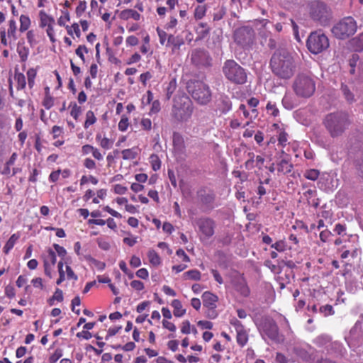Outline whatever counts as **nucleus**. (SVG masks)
<instances>
[{"instance_id":"obj_1","label":"nucleus","mask_w":363,"mask_h":363,"mask_svg":"<svg viewBox=\"0 0 363 363\" xmlns=\"http://www.w3.org/2000/svg\"><path fill=\"white\" fill-rule=\"evenodd\" d=\"M270 65L273 72L281 78L288 79L294 74V59L291 55L286 50H277L273 55Z\"/></svg>"},{"instance_id":"obj_2","label":"nucleus","mask_w":363,"mask_h":363,"mask_svg":"<svg viewBox=\"0 0 363 363\" xmlns=\"http://www.w3.org/2000/svg\"><path fill=\"white\" fill-rule=\"evenodd\" d=\"M193 106L189 97L184 92H180L174 99L173 117L177 121L185 122L191 118Z\"/></svg>"},{"instance_id":"obj_3","label":"nucleus","mask_w":363,"mask_h":363,"mask_svg":"<svg viewBox=\"0 0 363 363\" xmlns=\"http://www.w3.org/2000/svg\"><path fill=\"white\" fill-rule=\"evenodd\" d=\"M324 124L332 137L340 135L350 124L348 116L344 112L332 113L327 115Z\"/></svg>"},{"instance_id":"obj_4","label":"nucleus","mask_w":363,"mask_h":363,"mask_svg":"<svg viewBox=\"0 0 363 363\" xmlns=\"http://www.w3.org/2000/svg\"><path fill=\"white\" fill-rule=\"evenodd\" d=\"M257 325L263 339L266 340L267 337L275 342L283 341V337L279 333L278 326L272 318L264 317Z\"/></svg>"},{"instance_id":"obj_5","label":"nucleus","mask_w":363,"mask_h":363,"mask_svg":"<svg viewBox=\"0 0 363 363\" xmlns=\"http://www.w3.org/2000/svg\"><path fill=\"white\" fill-rule=\"evenodd\" d=\"M225 76L230 81L236 84H244L247 80V74L243 69L234 60H227L223 68Z\"/></svg>"},{"instance_id":"obj_6","label":"nucleus","mask_w":363,"mask_h":363,"mask_svg":"<svg viewBox=\"0 0 363 363\" xmlns=\"http://www.w3.org/2000/svg\"><path fill=\"white\" fill-rule=\"evenodd\" d=\"M357 28V23L354 18L346 17L333 26L332 32L337 38L344 39L354 34Z\"/></svg>"},{"instance_id":"obj_7","label":"nucleus","mask_w":363,"mask_h":363,"mask_svg":"<svg viewBox=\"0 0 363 363\" xmlns=\"http://www.w3.org/2000/svg\"><path fill=\"white\" fill-rule=\"evenodd\" d=\"M307 47L311 52L318 54L329 47L328 37L320 31L313 32L307 40Z\"/></svg>"},{"instance_id":"obj_8","label":"nucleus","mask_w":363,"mask_h":363,"mask_svg":"<svg viewBox=\"0 0 363 363\" xmlns=\"http://www.w3.org/2000/svg\"><path fill=\"white\" fill-rule=\"evenodd\" d=\"M310 14L312 18L325 24L330 18V12L325 4L320 1H313L310 4Z\"/></svg>"},{"instance_id":"obj_9","label":"nucleus","mask_w":363,"mask_h":363,"mask_svg":"<svg viewBox=\"0 0 363 363\" xmlns=\"http://www.w3.org/2000/svg\"><path fill=\"white\" fill-rule=\"evenodd\" d=\"M196 223L199 228V234L201 240L209 239L213 235L216 223L213 219L203 217L199 218Z\"/></svg>"},{"instance_id":"obj_10","label":"nucleus","mask_w":363,"mask_h":363,"mask_svg":"<svg viewBox=\"0 0 363 363\" xmlns=\"http://www.w3.org/2000/svg\"><path fill=\"white\" fill-rule=\"evenodd\" d=\"M203 307L206 308V315L211 319L216 318L218 313L216 311L218 298L210 291H205L202 294Z\"/></svg>"},{"instance_id":"obj_11","label":"nucleus","mask_w":363,"mask_h":363,"mask_svg":"<svg viewBox=\"0 0 363 363\" xmlns=\"http://www.w3.org/2000/svg\"><path fill=\"white\" fill-rule=\"evenodd\" d=\"M311 96V92H286L282 99V104L286 108L292 109L305 99Z\"/></svg>"},{"instance_id":"obj_12","label":"nucleus","mask_w":363,"mask_h":363,"mask_svg":"<svg viewBox=\"0 0 363 363\" xmlns=\"http://www.w3.org/2000/svg\"><path fill=\"white\" fill-rule=\"evenodd\" d=\"M253 38L254 32L248 27L239 28L234 33L235 41L242 46L250 45L252 42Z\"/></svg>"},{"instance_id":"obj_13","label":"nucleus","mask_w":363,"mask_h":363,"mask_svg":"<svg viewBox=\"0 0 363 363\" xmlns=\"http://www.w3.org/2000/svg\"><path fill=\"white\" fill-rule=\"evenodd\" d=\"M294 91H315L314 79L306 74L298 75L294 84Z\"/></svg>"},{"instance_id":"obj_14","label":"nucleus","mask_w":363,"mask_h":363,"mask_svg":"<svg viewBox=\"0 0 363 363\" xmlns=\"http://www.w3.org/2000/svg\"><path fill=\"white\" fill-rule=\"evenodd\" d=\"M192 98L199 104L204 105L211 101V92H191Z\"/></svg>"},{"instance_id":"obj_15","label":"nucleus","mask_w":363,"mask_h":363,"mask_svg":"<svg viewBox=\"0 0 363 363\" xmlns=\"http://www.w3.org/2000/svg\"><path fill=\"white\" fill-rule=\"evenodd\" d=\"M171 306L173 308V313L175 317H182L186 313V309L183 308L181 301L178 299H174Z\"/></svg>"},{"instance_id":"obj_16","label":"nucleus","mask_w":363,"mask_h":363,"mask_svg":"<svg viewBox=\"0 0 363 363\" xmlns=\"http://www.w3.org/2000/svg\"><path fill=\"white\" fill-rule=\"evenodd\" d=\"M277 170L279 173L283 174H289L291 172L293 165L286 160H281L277 164Z\"/></svg>"},{"instance_id":"obj_17","label":"nucleus","mask_w":363,"mask_h":363,"mask_svg":"<svg viewBox=\"0 0 363 363\" xmlns=\"http://www.w3.org/2000/svg\"><path fill=\"white\" fill-rule=\"evenodd\" d=\"M57 257L55 252L51 249L47 250L44 257L43 265L54 266L56 263Z\"/></svg>"},{"instance_id":"obj_18","label":"nucleus","mask_w":363,"mask_h":363,"mask_svg":"<svg viewBox=\"0 0 363 363\" xmlns=\"http://www.w3.org/2000/svg\"><path fill=\"white\" fill-rule=\"evenodd\" d=\"M238 291L243 296H247L250 294V289L242 277L238 279V284L236 286Z\"/></svg>"},{"instance_id":"obj_19","label":"nucleus","mask_w":363,"mask_h":363,"mask_svg":"<svg viewBox=\"0 0 363 363\" xmlns=\"http://www.w3.org/2000/svg\"><path fill=\"white\" fill-rule=\"evenodd\" d=\"M40 19V26L42 27H47L51 24H54L55 20L52 17L48 15L45 11H40L39 13Z\"/></svg>"},{"instance_id":"obj_20","label":"nucleus","mask_w":363,"mask_h":363,"mask_svg":"<svg viewBox=\"0 0 363 363\" xmlns=\"http://www.w3.org/2000/svg\"><path fill=\"white\" fill-rule=\"evenodd\" d=\"M96 140L102 148L106 150L111 149L113 144V142L111 140L106 137L102 138L100 134L96 135Z\"/></svg>"},{"instance_id":"obj_21","label":"nucleus","mask_w":363,"mask_h":363,"mask_svg":"<svg viewBox=\"0 0 363 363\" xmlns=\"http://www.w3.org/2000/svg\"><path fill=\"white\" fill-rule=\"evenodd\" d=\"M84 257L86 261H88L90 263L91 266H93L98 270L102 271L105 269L106 264L104 262L94 259L91 255H85Z\"/></svg>"},{"instance_id":"obj_22","label":"nucleus","mask_w":363,"mask_h":363,"mask_svg":"<svg viewBox=\"0 0 363 363\" xmlns=\"http://www.w3.org/2000/svg\"><path fill=\"white\" fill-rule=\"evenodd\" d=\"M237 333V342L240 346H244L248 341V334L245 328L239 330Z\"/></svg>"},{"instance_id":"obj_23","label":"nucleus","mask_w":363,"mask_h":363,"mask_svg":"<svg viewBox=\"0 0 363 363\" xmlns=\"http://www.w3.org/2000/svg\"><path fill=\"white\" fill-rule=\"evenodd\" d=\"M122 18L124 19L132 18L135 21H138L140 18V14L135 10L126 9L121 13Z\"/></svg>"},{"instance_id":"obj_24","label":"nucleus","mask_w":363,"mask_h":363,"mask_svg":"<svg viewBox=\"0 0 363 363\" xmlns=\"http://www.w3.org/2000/svg\"><path fill=\"white\" fill-rule=\"evenodd\" d=\"M16 29L17 27L16 21L14 20H10L9 28L8 29V38L9 40V43L16 40Z\"/></svg>"},{"instance_id":"obj_25","label":"nucleus","mask_w":363,"mask_h":363,"mask_svg":"<svg viewBox=\"0 0 363 363\" xmlns=\"http://www.w3.org/2000/svg\"><path fill=\"white\" fill-rule=\"evenodd\" d=\"M351 46L355 51L363 50V33L350 41Z\"/></svg>"},{"instance_id":"obj_26","label":"nucleus","mask_w":363,"mask_h":363,"mask_svg":"<svg viewBox=\"0 0 363 363\" xmlns=\"http://www.w3.org/2000/svg\"><path fill=\"white\" fill-rule=\"evenodd\" d=\"M121 154L123 160H133L138 155V148L133 147L130 149L123 150H122Z\"/></svg>"},{"instance_id":"obj_27","label":"nucleus","mask_w":363,"mask_h":363,"mask_svg":"<svg viewBox=\"0 0 363 363\" xmlns=\"http://www.w3.org/2000/svg\"><path fill=\"white\" fill-rule=\"evenodd\" d=\"M19 238V235L17 234H13L10 238L6 242L5 246L4 247V252L5 254H8L10 250L13 247L16 242Z\"/></svg>"},{"instance_id":"obj_28","label":"nucleus","mask_w":363,"mask_h":363,"mask_svg":"<svg viewBox=\"0 0 363 363\" xmlns=\"http://www.w3.org/2000/svg\"><path fill=\"white\" fill-rule=\"evenodd\" d=\"M147 257L150 264L154 266H159L161 264V259L154 250H149Z\"/></svg>"},{"instance_id":"obj_29","label":"nucleus","mask_w":363,"mask_h":363,"mask_svg":"<svg viewBox=\"0 0 363 363\" xmlns=\"http://www.w3.org/2000/svg\"><path fill=\"white\" fill-rule=\"evenodd\" d=\"M184 277L185 279H191V280H200L201 279V273L197 269H192L185 272L184 274Z\"/></svg>"},{"instance_id":"obj_30","label":"nucleus","mask_w":363,"mask_h":363,"mask_svg":"<svg viewBox=\"0 0 363 363\" xmlns=\"http://www.w3.org/2000/svg\"><path fill=\"white\" fill-rule=\"evenodd\" d=\"M96 121V118L95 117L94 112L88 111L86 113V120L84 125V128H88L90 125L94 124Z\"/></svg>"},{"instance_id":"obj_31","label":"nucleus","mask_w":363,"mask_h":363,"mask_svg":"<svg viewBox=\"0 0 363 363\" xmlns=\"http://www.w3.org/2000/svg\"><path fill=\"white\" fill-rule=\"evenodd\" d=\"M171 44L173 45L174 48H179V47L184 44V41L182 38L179 37H174L172 35L168 36L167 44Z\"/></svg>"},{"instance_id":"obj_32","label":"nucleus","mask_w":363,"mask_h":363,"mask_svg":"<svg viewBox=\"0 0 363 363\" xmlns=\"http://www.w3.org/2000/svg\"><path fill=\"white\" fill-rule=\"evenodd\" d=\"M20 30L24 32L28 29L30 25V21L28 16L21 15L20 17Z\"/></svg>"},{"instance_id":"obj_33","label":"nucleus","mask_w":363,"mask_h":363,"mask_svg":"<svg viewBox=\"0 0 363 363\" xmlns=\"http://www.w3.org/2000/svg\"><path fill=\"white\" fill-rule=\"evenodd\" d=\"M150 162L154 171H157L161 167V161L157 155L152 154L150 157Z\"/></svg>"},{"instance_id":"obj_34","label":"nucleus","mask_w":363,"mask_h":363,"mask_svg":"<svg viewBox=\"0 0 363 363\" xmlns=\"http://www.w3.org/2000/svg\"><path fill=\"white\" fill-rule=\"evenodd\" d=\"M320 172L316 169H310L305 172L304 177L311 181H315L319 177Z\"/></svg>"},{"instance_id":"obj_35","label":"nucleus","mask_w":363,"mask_h":363,"mask_svg":"<svg viewBox=\"0 0 363 363\" xmlns=\"http://www.w3.org/2000/svg\"><path fill=\"white\" fill-rule=\"evenodd\" d=\"M118 129L119 130L124 132L127 130L128 126H129V121L126 116L123 115L121 116V118L118 123Z\"/></svg>"},{"instance_id":"obj_36","label":"nucleus","mask_w":363,"mask_h":363,"mask_svg":"<svg viewBox=\"0 0 363 363\" xmlns=\"http://www.w3.org/2000/svg\"><path fill=\"white\" fill-rule=\"evenodd\" d=\"M206 8L204 5L198 6L194 11V17L196 19H201L206 14Z\"/></svg>"},{"instance_id":"obj_37","label":"nucleus","mask_w":363,"mask_h":363,"mask_svg":"<svg viewBox=\"0 0 363 363\" xmlns=\"http://www.w3.org/2000/svg\"><path fill=\"white\" fill-rule=\"evenodd\" d=\"M69 20V13L67 10H65L62 11V16L58 18L57 23L60 26H65L67 22Z\"/></svg>"},{"instance_id":"obj_38","label":"nucleus","mask_w":363,"mask_h":363,"mask_svg":"<svg viewBox=\"0 0 363 363\" xmlns=\"http://www.w3.org/2000/svg\"><path fill=\"white\" fill-rule=\"evenodd\" d=\"M62 350L57 348L55 350V352L50 355L49 357L50 363H55L62 357Z\"/></svg>"},{"instance_id":"obj_39","label":"nucleus","mask_w":363,"mask_h":363,"mask_svg":"<svg viewBox=\"0 0 363 363\" xmlns=\"http://www.w3.org/2000/svg\"><path fill=\"white\" fill-rule=\"evenodd\" d=\"M43 105L46 109H50L54 105V98L51 96L48 92L43 99Z\"/></svg>"},{"instance_id":"obj_40","label":"nucleus","mask_w":363,"mask_h":363,"mask_svg":"<svg viewBox=\"0 0 363 363\" xmlns=\"http://www.w3.org/2000/svg\"><path fill=\"white\" fill-rule=\"evenodd\" d=\"M57 267H58V272H59L60 277H59L58 279L57 280L56 284L57 285H60L65 279V272L63 270V262L62 261L58 262Z\"/></svg>"},{"instance_id":"obj_41","label":"nucleus","mask_w":363,"mask_h":363,"mask_svg":"<svg viewBox=\"0 0 363 363\" xmlns=\"http://www.w3.org/2000/svg\"><path fill=\"white\" fill-rule=\"evenodd\" d=\"M15 80L16 81L18 86V89H23L26 86V78L25 76L22 74H17L15 75Z\"/></svg>"},{"instance_id":"obj_42","label":"nucleus","mask_w":363,"mask_h":363,"mask_svg":"<svg viewBox=\"0 0 363 363\" xmlns=\"http://www.w3.org/2000/svg\"><path fill=\"white\" fill-rule=\"evenodd\" d=\"M271 247L274 248L278 252H284L286 250L287 247L285 241L282 240L276 242L274 244H272Z\"/></svg>"},{"instance_id":"obj_43","label":"nucleus","mask_w":363,"mask_h":363,"mask_svg":"<svg viewBox=\"0 0 363 363\" xmlns=\"http://www.w3.org/2000/svg\"><path fill=\"white\" fill-rule=\"evenodd\" d=\"M55 300H56L59 302H61L63 301V293L61 289H56L52 298L50 301V304L52 305L53 304L52 301Z\"/></svg>"},{"instance_id":"obj_44","label":"nucleus","mask_w":363,"mask_h":363,"mask_svg":"<svg viewBox=\"0 0 363 363\" xmlns=\"http://www.w3.org/2000/svg\"><path fill=\"white\" fill-rule=\"evenodd\" d=\"M288 141V135L284 131H281L278 137V144L281 147H285Z\"/></svg>"},{"instance_id":"obj_45","label":"nucleus","mask_w":363,"mask_h":363,"mask_svg":"<svg viewBox=\"0 0 363 363\" xmlns=\"http://www.w3.org/2000/svg\"><path fill=\"white\" fill-rule=\"evenodd\" d=\"M72 109L70 114L74 118L77 119L81 113V108L77 105L76 103L71 104Z\"/></svg>"},{"instance_id":"obj_46","label":"nucleus","mask_w":363,"mask_h":363,"mask_svg":"<svg viewBox=\"0 0 363 363\" xmlns=\"http://www.w3.org/2000/svg\"><path fill=\"white\" fill-rule=\"evenodd\" d=\"M113 190L115 194L123 195L126 193L128 188L125 186L118 184L113 186Z\"/></svg>"},{"instance_id":"obj_47","label":"nucleus","mask_w":363,"mask_h":363,"mask_svg":"<svg viewBox=\"0 0 363 363\" xmlns=\"http://www.w3.org/2000/svg\"><path fill=\"white\" fill-rule=\"evenodd\" d=\"M66 28L69 35H72L74 33L77 37L80 35V29L77 23H74L71 27L66 26Z\"/></svg>"},{"instance_id":"obj_48","label":"nucleus","mask_w":363,"mask_h":363,"mask_svg":"<svg viewBox=\"0 0 363 363\" xmlns=\"http://www.w3.org/2000/svg\"><path fill=\"white\" fill-rule=\"evenodd\" d=\"M140 125L142 126V128L145 130L149 131L152 129V121L150 118H142Z\"/></svg>"},{"instance_id":"obj_49","label":"nucleus","mask_w":363,"mask_h":363,"mask_svg":"<svg viewBox=\"0 0 363 363\" xmlns=\"http://www.w3.org/2000/svg\"><path fill=\"white\" fill-rule=\"evenodd\" d=\"M27 76L28 78V85L30 88H32V85L34 82V79L36 76V71L34 69H29L27 72Z\"/></svg>"},{"instance_id":"obj_50","label":"nucleus","mask_w":363,"mask_h":363,"mask_svg":"<svg viewBox=\"0 0 363 363\" xmlns=\"http://www.w3.org/2000/svg\"><path fill=\"white\" fill-rule=\"evenodd\" d=\"M334 232L339 235L344 236L346 235V226L345 225L337 223L335 227Z\"/></svg>"},{"instance_id":"obj_51","label":"nucleus","mask_w":363,"mask_h":363,"mask_svg":"<svg viewBox=\"0 0 363 363\" xmlns=\"http://www.w3.org/2000/svg\"><path fill=\"white\" fill-rule=\"evenodd\" d=\"M86 9V3L85 1H81L76 8V14L80 16Z\"/></svg>"},{"instance_id":"obj_52","label":"nucleus","mask_w":363,"mask_h":363,"mask_svg":"<svg viewBox=\"0 0 363 363\" xmlns=\"http://www.w3.org/2000/svg\"><path fill=\"white\" fill-rule=\"evenodd\" d=\"M97 243L99 247L103 250H108L110 248L109 242L103 238H98Z\"/></svg>"},{"instance_id":"obj_53","label":"nucleus","mask_w":363,"mask_h":363,"mask_svg":"<svg viewBox=\"0 0 363 363\" xmlns=\"http://www.w3.org/2000/svg\"><path fill=\"white\" fill-rule=\"evenodd\" d=\"M130 286L133 289H134L136 291H142L144 289V284L138 280H133L130 282Z\"/></svg>"},{"instance_id":"obj_54","label":"nucleus","mask_w":363,"mask_h":363,"mask_svg":"<svg viewBox=\"0 0 363 363\" xmlns=\"http://www.w3.org/2000/svg\"><path fill=\"white\" fill-rule=\"evenodd\" d=\"M333 235L332 233L328 230H324L320 233V239L322 242H325Z\"/></svg>"},{"instance_id":"obj_55","label":"nucleus","mask_w":363,"mask_h":363,"mask_svg":"<svg viewBox=\"0 0 363 363\" xmlns=\"http://www.w3.org/2000/svg\"><path fill=\"white\" fill-rule=\"evenodd\" d=\"M160 111V103L158 100H155L152 103L150 114H155Z\"/></svg>"},{"instance_id":"obj_56","label":"nucleus","mask_w":363,"mask_h":363,"mask_svg":"<svg viewBox=\"0 0 363 363\" xmlns=\"http://www.w3.org/2000/svg\"><path fill=\"white\" fill-rule=\"evenodd\" d=\"M88 50L84 45H79L78 48L76 50V54L79 56L83 61H84V53H87Z\"/></svg>"},{"instance_id":"obj_57","label":"nucleus","mask_w":363,"mask_h":363,"mask_svg":"<svg viewBox=\"0 0 363 363\" xmlns=\"http://www.w3.org/2000/svg\"><path fill=\"white\" fill-rule=\"evenodd\" d=\"M177 24H178L177 19L174 16H171L169 18V21L167 23V24L165 26V28L167 30L173 29L177 26Z\"/></svg>"},{"instance_id":"obj_58","label":"nucleus","mask_w":363,"mask_h":363,"mask_svg":"<svg viewBox=\"0 0 363 363\" xmlns=\"http://www.w3.org/2000/svg\"><path fill=\"white\" fill-rule=\"evenodd\" d=\"M54 24H51L50 26H47L46 33L48 37L50 38V40L52 42H55V30H54Z\"/></svg>"},{"instance_id":"obj_59","label":"nucleus","mask_w":363,"mask_h":363,"mask_svg":"<svg viewBox=\"0 0 363 363\" xmlns=\"http://www.w3.org/2000/svg\"><path fill=\"white\" fill-rule=\"evenodd\" d=\"M31 284L35 288L43 289L44 285L43 283V279L40 277H36L31 280Z\"/></svg>"},{"instance_id":"obj_60","label":"nucleus","mask_w":363,"mask_h":363,"mask_svg":"<svg viewBox=\"0 0 363 363\" xmlns=\"http://www.w3.org/2000/svg\"><path fill=\"white\" fill-rule=\"evenodd\" d=\"M230 324L234 328L235 332L238 331L239 330L245 328L241 322L235 318L231 319Z\"/></svg>"},{"instance_id":"obj_61","label":"nucleus","mask_w":363,"mask_h":363,"mask_svg":"<svg viewBox=\"0 0 363 363\" xmlns=\"http://www.w3.org/2000/svg\"><path fill=\"white\" fill-rule=\"evenodd\" d=\"M157 33L160 38V43L162 45H164L166 42V38L167 37V34L165 31L161 30L160 28H157Z\"/></svg>"},{"instance_id":"obj_62","label":"nucleus","mask_w":363,"mask_h":363,"mask_svg":"<svg viewBox=\"0 0 363 363\" xmlns=\"http://www.w3.org/2000/svg\"><path fill=\"white\" fill-rule=\"evenodd\" d=\"M249 159L245 162V167L247 169H252L254 167L255 157V155L253 152H250L248 154Z\"/></svg>"},{"instance_id":"obj_63","label":"nucleus","mask_w":363,"mask_h":363,"mask_svg":"<svg viewBox=\"0 0 363 363\" xmlns=\"http://www.w3.org/2000/svg\"><path fill=\"white\" fill-rule=\"evenodd\" d=\"M138 38L135 35L128 36L125 40L126 45L129 46H135L138 44Z\"/></svg>"},{"instance_id":"obj_64","label":"nucleus","mask_w":363,"mask_h":363,"mask_svg":"<svg viewBox=\"0 0 363 363\" xmlns=\"http://www.w3.org/2000/svg\"><path fill=\"white\" fill-rule=\"evenodd\" d=\"M136 276L139 278L147 279L148 278L149 273L145 268H141L136 272Z\"/></svg>"}]
</instances>
